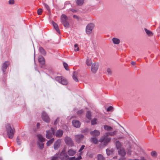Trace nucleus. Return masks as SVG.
Wrapping results in <instances>:
<instances>
[{"mask_svg":"<svg viewBox=\"0 0 160 160\" xmlns=\"http://www.w3.org/2000/svg\"><path fill=\"white\" fill-rule=\"evenodd\" d=\"M58 154H56L52 157V160H57L58 157Z\"/></svg>","mask_w":160,"mask_h":160,"instance_id":"obj_41","label":"nucleus"},{"mask_svg":"<svg viewBox=\"0 0 160 160\" xmlns=\"http://www.w3.org/2000/svg\"><path fill=\"white\" fill-rule=\"evenodd\" d=\"M91 142L94 143L96 144L98 143V140L96 138H91Z\"/></svg>","mask_w":160,"mask_h":160,"instance_id":"obj_33","label":"nucleus"},{"mask_svg":"<svg viewBox=\"0 0 160 160\" xmlns=\"http://www.w3.org/2000/svg\"><path fill=\"white\" fill-rule=\"evenodd\" d=\"M84 112L82 110H81L78 111V114L79 115H81Z\"/></svg>","mask_w":160,"mask_h":160,"instance_id":"obj_46","label":"nucleus"},{"mask_svg":"<svg viewBox=\"0 0 160 160\" xmlns=\"http://www.w3.org/2000/svg\"><path fill=\"white\" fill-rule=\"evenodd\" d=\"M82 158L81 155H80L78 157L76 158L75 157H70L69 156L67 160H80Z\"/></svg>","mask_w":160,"mask_h":160,"instance_id":"obj_18","label":"nucleus"},{"mask_svg":"<svg viewBox=\"0 0 160 160\" xmlns=\"http://www.w3.org/2000/svg\"><path fill=\"white\" fill-rule=\"evenodd\" d=\"M118 153L119 155L122 156H124L126 154L124 150L123 149H119L118 151Z\"/></svg>","mask_w":160,"mask_h":160,"instance_id":"obj_22","label":"nucleus"},{"mask_svg":"<svg viewBox=\"0 0 160 160\" xmlns=\"http://www.w3.org/2000/svg\"><path fill=\"white\" fill-rule=\"evenodd\" d=\"M131 64L133 65H134L136 64V63L135 62L132 61L131 62Z\"/></svg>","mask_w":160,"mask_h":160,"instance_id":"obj_55","label":"nucleus"},{"mask_svg":"<svg viewBox=\"0 0 160 160\" xmlns=\"http://www.w3.org/2000/svg\"><path fill=\"white\" fill-rule=\"evenodd\" d=\"M6 129L8 137L10 139L12 138L15 132V129L12 128L9 124H8L6 125Z\"/></svg>","mask_w":160,"mask_h":160,"instance_id":"obj_1","label":"nucleus"},{"mask_svg":"<svg viewBox=\"0 0 160 160\" xmlns=\"http://www.w3.org/2000/svg\"><path fill=\"white\" fill-rule=\"evenodd\" d=\"M84 136L82 134H78L75 136V140L78 143H80L82 141L84 138Z\"/></svg>","mask_w":160,"mask_h":160,"instance_id":"obj_8","label":"nucleus"},{"mask_svg":"<svg viewBox=\"0 0 160 160\" xmlns=\"http://www.w3.org/2000/svg\"><path fill=\"white\" fill-rule=\"evenodd\" d=\"M111 138L108 137V136L106 133L102 136L99 140L100 142H103L104 145H106L110 142Z\"/></svg>","mask_w":160,"mask_h":160,"instance_id":"obj_2","label":"nucleus"},{"mask_svg":"<svg viewBox=\"0 0 160 160\" xmlns=\"http://www.w3.org/2000/svg\"><path fill=\"white\" fill-rule=\"evenodd\" d=\"M128 160H140L137 159H133V160L131 159H129Z\"/></svg>","mask_w":160,"mask_h":160,"instance_id":"obj_59","label":"nucleus"},{"mask_svg":"<svg viewBox=\"0 0 160 160\" xmlns=\"http://www.w3.org/2000/svg\"><path fill=\"white\" fill-rule=\"evenodd\" d=\"M52 23L54 28L55 29L57 32L58 33H60V30L58 25L56 23L53 21L52 22Z\"/></svg>","mask_w":160,"mask_h":160,"instance_id":"obj_21","label":"nucleus"},{"mask_svg":"<svg viewBox=\"0 0 160 160\" xmlns=\"http://www.w3.org/2000/svg\"><path fill=\"white\" fill-rule=\"evenodd\" d=\"M40 125V124L39 123H38L37 124V126L38 128Z\"/></svg>","mask_w":160,"mask_h":160,"instance_id":"obj_56","label":"nucleus"},{"mask_svg":"<svg viewBox=\"0 0 160 160\" xmlns=\"http://www.w3.org/2000/svg\"><path fill=\"white\" fill-rule=\"evenodd\" d=\"M113 158L114 159H115V158H116V157H113Z\"/></svg>","mask_w":160,"mask_h":160,"instance_id":"obj_60","label":"nucleus"},{"mask_svg":"<svg viewBox=\"0 0 160 160\" xmlns=\"http://www.w3.org/2000/svg\"><path fill=\"white\" fill-rule=\"evenodd\" d=\"M115 144L117 149H119L122 146L121 143L118 141H117Z\"/></svg>","mask_w":160,"mask_h":160,"instance_id":"obj_30","label":"nucleus"},{"mask_svg":"<svg viewBox=\"0 0 160 160\" xmlns=\"http://www.w3.org/2000/svg\"><path fill=\"white\" fill-rule=\"evenodd\" d=\"M17 142L18 145H20L21 144L20 140L19 139L18 137H17Z\"/></svg>","mask_w":160,"mask_h":160,"instance_id":"obj_50","label":"nucleus"},{"mask_svg":"<svg viewBox=\"0 0 160 160\" xmlns=\"http://www.w3.org/2000/svg\"><path fill=\"white\" fill-rule=\"evenodd\" d=\"M14 3V0H9V3L10 4H13Z\"/></svg>","mask_w":160,"mask_h":160,"instance_id":"obj_49","label":"nucleus"},{"mask_svg":"<svg viewBox=\"0 0 160 160\" xmlns=\"http://www.w3.org/2000/svg\"><path fill=\"white\" fill-rule=\"evenodd\" d=\"M54 138H52L50 140L48 141L47 143V145L48 146H49L50 144L52 143L54 141Z\"/></svg>","mask_w":160,"mask_h":160,"instance_id":"obj_35","label":"nucleus"},{"mask_svg":"<svg viewBox=\"0 0 160 160\" xmlns=\"http://www.w3.org/2000/svg\"><path fill=\"white\" fill-rule=\"evenodd\" d=\"M64 26L66 28H68L69 27L70 25L69 23L68 22V21L66 22L62 23Z\"/></svg>","mask_w":160,"mask_h":160,"instance_id":"obj_36","label":"nucleus"},{"mask_svg":"<svg viewBox=\"0 0 160 160\" xmlns=\"http://www.w3.org/2000/svg\"><path fill=\"white\" fill-rule=\"evenodd\" d=\"M112 41L113 43L115 44H118L120 42V40L116 38H113Z\"/></svg>","mask_w":160,"mask_h":160,"instance_id":"obj_26","label":"nucleus"},{"mask_svg":"<svg viewBox=\"0 0 160 160\" xmlns=\"http://www.w3.org/2000/svg\"><path fill=\"white\" fill-rule=\"evenodd\" d=\"M78 75V72L77 71H74L73 73L72 78L73 80L76 82H78V80L77 78Z\"/></svg>","mask_w":160,"mask_h":160,"instance_id":"obj_19","label":"nucleus"},{"mask_svg":"<svg viewBox=\"0 0 160 160\" xmlns=\"http://www.w3.org/2000/svg\"><path fill=\"white\" fill-rule=\"evenodd\" d=\"M76 153V151L72 149H69L68 151V155L70 156H73Z\"/></svg>","mask_w":160,"mask_h":160,"instance_id":"obj_15","label":"nucleus"},{"mask_svg":"<svg viewBox=\"0 0 160 160\" xmlns=\"http://www.w3.org/2000/svg\"><path fill=\"white\" fill-rule=\"evenodd\" d=\"M125 158L124 156H122V157L120 158L119 160H125Z\"/></svg>","mask_w":160,"mask_h":160,"instance_id":"obj_54","label":"nucleus"},{"mask_svg":"<svg viewBox=\"0 0 160 160\" xmlns=\"http://www.w3.org/2000/svg\"><path fill=\"white\" fill-rule=\"evenodd\" d=\"M85 147V146L84 145H82L81 147L80 148V149L79 152H80V155H81L82 154V152H81L82 151L84 148V147Z\"/></svg>","mask_w":160,"mask_h":160,"instance_id":"obj_43","label":"nucleus"},{"mask_svg":"<svg viewBox=\"0 0 160 160\" xmlns=\"http://www.w3.org/2000/svg\"><path fill=\"white\" fill-rule=\"evenodd\" d=\"M39 50L40 53L43 55H46V52L45 50L41 47H40Z\"/></svg>","mask_w":160,"mask_h":160,"instance_id":"obj_27","label":"nucleus"},{"mask_svg":"<svg viewBox=\"0 0 160 160\" xmlns=\"http://www.w3.org/2000/svg\"><path fill=\"white\" fill-rule=\"evenodd\" d=\"M86 117L89 120L91 119V113L90 111H88L86 114Z\"/></svg>","mask_w":160,"mask_h":160,"instance_id":"obj_37","label":"nucleus"},{"mask_svg":"<svg viewBox=\"0 0 160 160\" xmlns=\"http://www.w3.org/2000/svg\"><path fill=\"white\" fill-rule=\"evenodd\" d=\"M43 5H44V6L45 7V8H46V9L49 12H50V9L49 8V6H48V5H47V4L45 3H44L43 4Z\"/></svg>","mask_w":160,"mask_h":160,"instance_id":"obj_38","label":"nucleus"},{"mask_svg":"<svg viewBox=\"0 0 160 160\" xmlns=\"http://www.w3.org/2000/svg\"><path fill=\"white\" fill-rule=\"evenodd\" d=\"M38 144L40 149H42L43 148L44 146L43 143H40L39 142H38Z\"/></svg>","mask_w":160,"mask_h":160,"instance_id":"obj_39","label":"nucleus"},{"mask_svg":"<svg viewBox=\"0 0 160 160\" xmlns=\"http://www.w3.org/2000/svg\"><path fill=\"white\" fill-rule=\"evenodd\" d=\"M113 109V108L112 106H110L107 109V111L108 112L109 111H112Z\"/></svg>","mask_w":160,"mask_h":160,"instance_id":"obj_47","label":"nucleus"},{"mask_svg":"<svg viewBox=\"0 0 160 160\" xmlns=\"http://www.w3.org/2000/svg\"><path fill=\"white\" fill-rule=\"evenodd\" d=\"M38 61L42 65H44L45 63L44 58L42 56H40L39 57Z\"/></svg>","mask_w":160,"mask_h":160,"instance_id":"obj_20","label":"nucleus"},{"mask_svg":"<svg viewBox=\"0 0 160 160\" xmlns=\"http://www.w3.org/2000/svg\"><path fill=\"white\" fill-rule=\"evenodd\" d=\"M61 140L59 139L57 140L53 145L54 148L55 150L58 149L60 146Z\"/></svg>","mask_w":160,"mask_h":160,"instance_id":"obj_11","label":"nucleus"},{"mask_svg":"<svg viewBox=\"0 0 160 160\" xmlns=\"http://www.w3.org/2000/svg\"><path fill=\"white\" fill-rule=\"evenodd\" d=\"M117 131H114L112 132H108L106 133L108 136L110 135V136H114L116 134Z\"/></svg>","mask_w":160,"mask_h":160,"instance_id":"obj_28","label":"nucleus"},{"mask_svg":"<svg viewBox=\"0 0 160 160\" xmlns=\"http://www.w3.org/2000/svg\"><path fill=\"white\" fill-rule=\"evenodd\" d=\"M61 21L62 23L67 21L68 19V17L65 14H62L61 17Z\"/></svg>","mask_w":160,"mask_h":160,"instance_id":"obj_13","label":"nucleus"},{"mask_svg":"<svg viewBox=\"0 0 160 160\" xmlns=\"http://www.w3.org/2000/svg\"><path fill=\"white\" fill-rule=\"evenodd\" d=\"M69 156L67 155L66 152V148H64L61 152L59 158L61 160H67Z\"/></svg>","mask_w":160,"mask_h":160,"instance_id":"obj_4","label":"nucleus"},{"mask_svg":"<svg viewBox=\"0 0 160 160\" xmlns=\"http://www.w3.org/2000/svg\"><path fill=\"white\" fill-rule=\"evenodd\" d=\"M114 149L112 148L110 149H107L106 150V153L108 156L112 154L114 152Z\"/></svg>","mask_w":160,"mask_h":160,"instance_id":"obj_24","label":"nucleus"},{"mask_svg":"<svg viewBox=\"0 0 160 160\" xmlns=\"http://www.w3.org/2000/svg\"><path fill=\"white\" fill-rule=\"evenodd\" d=\"M145 31L146 33L148 35V36H151L153 35V34L152 32L148 30L147 29L145 28Z\"/></svg>","mask_w":160,"mask_h":160,"instance_id":"obj_29","label":"nucleus"},{"mask_svg":"<svg viewBox=\"0 0 160 160\" xmlns=\"http://www.w3.org/2000/svg\"><path fill=\"white\" fill-rule=\"evenodd\" d=\"M65 142L66 144L68 145L72 146L73 144L72 141L70 138L67 136L65 138Z\"/></svg>","mask_w":160,"mask_h":160,"instance_id":"obj_10","label":"nucleus"},{"mask_svg":"<svg viewBox=\"0 0 160 160\" xmlns=\"http://www.w3.org/2000/svg\"><path fill=\"white\" fill-rule=\"evenodd\" d=\"M76 4L78 6H82L84 3V0H75Z\"/></svg>","mask_w":160,"mask_h":160,"instance_id":"obj_25","label":"nucleus"},{"mask_svg":"<svg viewBox=\"0 0 160 160\" xmlns=\"http://www.w3.org/2000/svg\"><path fill=\"white\" fill-rule=\"evenodd\" d=\"M63 65L66 70H68V64L65 62H63Z\"/></svg>","mask_w":160,"mask_h":160,"instance_id":"obj_42","label":"nucleus"},{"mask_svg":"<svg viewBox=\"0 0 160 160\" xmlns=\"http://www.w3.org/2000/svg\"><path fill=\"white\" fill-rule=\"evenodd\" d=\"M104 128L107 131H110L112 128V127L106 125L104 126Z\"/></svg>","mask_w":160,"mask_h":160,"instance_id":"obj_31","label":"nucleus"},{"mask_svg":"<svg viewBox=\"0 0 160 160\" xmlns=\"http://www.w3.org/2000/svg\"><path fill=\"white\" fill-rule=\"evenodd\" d=\"M86 63L88 66H90L92 63L91 59L87 58L86 61Z\"/></svg>","mask_w":160,"mask_h":160,"instance_id":"obj_32","label":"nucleus"},{"mask_svg":"<svg viewBox=\"0 0 160 160\" xmlns=\"http://www.w3.org/2000/svg\"><path fill=\"white\" fill-rule=\"evenodd\" d=\"M97 120L96 118H94L92 120H91V122L92 125H94L97 124Z\"/></svg>","mask_w":160,"mask_h":160,"instance_id":"obj_40","label":"nucleus"},{"mask_svg":"<svg viewBox=\"0 0 160 160\" xmlns=\"http://www.w3.org/2000/svg\"><path fill=\"white\" fill-rule=\"evenodd\" d=\"M63 133V131L62 130H58L56 132L55 136L57 137L60 138L62 136Z\"/></svg>","mask_w":160,"mask_h":160,"instance_id":"obj_16","label":"nucleus"},{"mask_svg":"<svg viewBox=\"0 0 160 160\" xmlns=\"http://www.w3.org/2000/svg\"><path fill=\"white\" fill-rule=\"evenodd\" d=\"M151 154L153 157H156L157 156V153L155 151H153L151 152Z\"/></svg>","mask_w":160,"mask_h":160,"instance_id":"obj_45","label":"nucleus"},{"mask_svg":"<svg viewBox=\"0 0 160 160\" xmlns=\"http://www.w3.org/2000/svg\"><path fill=\"white\" fill-rule=\"evenodd\" d=\"M98 160H104V158L101 154H99L97 156Z\"/></svg>","mask_w":160,"mask_h":160,"instance_id":"obj_34","label":"nucleus"},{"mask_svg":"<svg viewBox=\"0 0 160 160\" xmlns=\"http://www.w3.org/2000/svg\"><path fill=\"white\" fill-rule=\"evenodd\" d=\"M46 132V138L49 139L51 138L54 134V129L53 128H51L50 130L47 131Z\"/></svg>","mask_w":160,"mask_h":160,"instance_id":"obj_6","label":"nucleus"},{"mask_svg":"<svg viewBox=\"0 0 160 160\" xmlns=\"http://www.w3.org/2000/svg\"><path fill=\"white\" fill-rule=\"evenodd\" d=\"M94 27V25L92 23L88 24L86 26V31L87 34H89L91 33Z\"/></svg>","mask_w":160,"mask_h":160,"instance_id":"obj_7","label":"nucleus"},{"mask_svg":"<svg viewBox=\"0 0 160 160\" xmlns=\"http://www.w3.org/2000/svg\"><path fill=\"white\" fill-rule=\"evenodd\" d=\"M72 124L73 126L76 128H78L80 127V122L76 120H73L72 121Z\"/></svg>","mask_w":160,"mask_h":160,"instance_id":"obj_14","label":"nucleus"},{"mask_svg":"<svg viewBox=\"0 0 160 160\" xmlns=\"http://www.w3.org/2000/svg\"><path fill=\"white\" fill-rule=\"evenodd\" d=\"M58 118L54 122V124H56L57 121H58Z\"/></svg>","mask_w":160,"mask_h":160,"instance_id":"obj_58","label":"nucleus"},{"mask_svg":"<svg viewBox=\"0 0 160 160\" xmlns=\"http://www.w3.org/2000/svg\"><path fill=\"white\" fill-rule=\"evenodd\" d=\"M42 9L39 8L38 9L37 11V12L38 15H41L42 14Z\"/></svg>","mask_w":160,"mask_h":160,"instance_id":"obj_44","label":"nucleus"},{"mask_svg":"<svg viewBox=\"0 0 160 160\" xmlns=\"http://www.w3.org/2000/svg\"><path fill=\"white\" fill-rule=\"evenodd\" d=\"M37 136L38 138V141L39 142H42L45 141V138H44L41 135H37Z\"/></svg>","mask_w":160,"mask_h":160,"instance_id":"obj_23","label":"nucleus"},{"mask_svg":"<svg viewBox=\"0 0 160 160\" xmlns=\"http://www.w3.org/2000/svg\"><path fill=\"white\" fill-rule=\"evenodd\" d=\"M0 160H2L1 158H0Z\"/></svg>","mask_w":160,"mask_h":160,"instance_id":"obj_61","label":"nucleus"},{"mask_svg":"<svg viewBox=\"0 0 160 160\" xmlns=\"http://www.w3.org/2000/svg\"><path fill=\"white\" fill-rule=\"evenodd\" d=\"M90 134L93 136H97L100 134V132L98 131L95 130L91 132Z\"/></svg>","mask_w":160,"mask_h":160,"instance_id":"obj_17","label":"nucleus"},{"mask_svg":"<svg viewBox=\"0 0 160 160\" xmlns=\"http://www.w3.org/2000/svg\"><path fill=\"white\" fill-rule=\"evenodd\" d=\"M55 80L59 83L63 85H67L68 82L66 79L62 76H57L55 78Z\"/></svg>","mask_w":160,"mask_h":160,"instance_id":"obj_3","label":"nucleus"},{"mask_svg":"<svg viewBox=\"0 0 160 160\" xmlns=\"http://www.w3.org/2000/svg\"><path fill=\"white\" fill-rule=\"evenodd\" d=\"M9 63L8 61L5 62L2 65V70L3 72L6 71L8 66L9 65Z\"/></svg>","mask_w":160,"mask_h":160,"instance_id":"obj_12","label":"nucleus"},{"mask_svg":"<svg viewBox=\"0 0 160 160\" xmlns=\"http://www.w3.org/2000/svg\"><path fill=\"white\" fill-rule=\"evenodd\" d=\"M99 65L98 63H94L92 64L91 67V71L93 73H95L98 68Z\"/></svg>","mask_w":160,"mask_h":160,"instance_id":"obj_9","label":"nucleus"},{"mask_svg":"<svg viewBox=\"0 0 160 160\" xmlns=\"http://www.w3.org/2000/svg\"><path fill=\"white\" fill-rule=\"evenodd\" d=\"M107 72L109 74H110L112 73L111 71V69L110 68H108L107 69Z\"/></svg>","mask_w":160,"mask_h":160,"instance_id":"obj_52","label":"nucleus"},{"mask_svg":"<svg viewBox=\"0 0 160 160\" xmlns=\"http://www.w3.org/2000/svg\"><path fill=\"white\" fill-rule=\"evenodd\" d=\"M74 47L75 48H77V49H75V51H78L79 50V48L78 47V45L77 44H76L74 45Z\"/></svg>","mask_w":160,"mask_h":160,"instance_id":"obj_48","label":"nucleus"},{"mask_svg":"<svg viewBox=\"0 0 160 160\" xmlns=\"http://www.w3.org/2000/svg\"><path fill=\"white\" fill-rule=\"evenodd\" d=\"M41 117L43 121L47 123L50 122V119L48 115L45 112H42Z\"/></svg>","mask_w":160,"mask_h":160,"instance_id":"obj_5","label":"nucleus"},{"mask_svg":"<svg viewBox=\"0 0 160 160\" xmlns=\"http://www.w3.org/2000/svg\"><path fill=\"white\" fill-rule=\"evenodd\" d=\"M140 160H146L143 157L141 158Z\"/></svg>","mask_w":160,"mask_h":160,"instance_id":"obj_57","label":"nucleus"},{"mask_svg":"<svg viewBox=\"0 0 160 160\" xmlns=\"http://www.w3.org/2000/svg\"><path fill=\"white\" fill-rule=\"evenodd\" d=\"M70 10L73 12H77V10L73 9H71Z\"/></svg>","mask_w":160,"mask_h":160,"instance_id":"obj_53","label":"nucleus"},{"mask_svg":"<svg viewBox=\"0 0 160 160\" xmlns=\"http://www.w3.org/2000/svg\"><path fill=\"white\" fill-rule=\"evenodd\" d=\"M73 17L74 18H75V19H77L78 20H79V18L78 17L77 15H74L73 16Z\"/></svg>","mask_w":160,"mask_h":160,"instance_id":"obj_51","label":"nucleus"}]
</instances>
